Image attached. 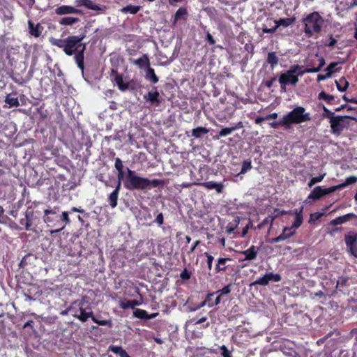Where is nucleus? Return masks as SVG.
Here are the masks:
<instances>
[{
	"instance_id": "f257e3e1",
	"label": "nucleus",
	"mask_w": 357,
	"mask_h": 357,
	"mask_svg": "<svg viewBox=\"0 0 357 357\" xmlns=\"http://www.w3.org/2000/svg\"><path fill=\"white\" fill-rule=\"evenodd\" d=\"M85 38L86 31H84L78 36H69L64 39L52 38L50 42L52 45L62 49L66 55H74L77 67L83 73L85 68L84 52L86 49V44L83 43Z\"/></svg>"
},
{
	"instance_id": "f03ea898",
	"label": "nucleus",
	"mask_w": 357,
	"mask_h": 357,
	"mask_svg": "<svg viewBox=\"0 0 357 357\" xmlns=\"http://www.w3.org/2000/svg\"><path fill=\"white\" fill-rule=\"evenodd\" d=\"M127 177L124 181V187L130 190H145L151 188L163 187L165 181L152 179L137 175L136 172L128 167L126 168Z\"/></svg>"
},
{
	"instance_id": "7ed1b4c3",
	"label": "nucleus",
	"mask_w": 357,
	"mask_h": 357,
	"mask_svg": "<svg viewBox=\"0 0 357 357\" xmlns=\"http://www.w3.org/2000/svg\"><path fill=\"white\" fill-rule=\"evenodd\" d=\"M43 220L47 227L54 228L50 230L51 234L61 231L70 222L69 212L63 211L60 214L56 211V208L45 209Z\"/></svg>"
},
{
	"instance_id": "20e7f679",
	"label": "nucleus",
	"mask_w": 357,
	"mask_h": 357,
	"mask_svg": "<svg viewBox=\"0 0 357 357\" xmlns=\"http://www.w3.org/2000/svg\"><path fill=\"white\" fill-rule=\"evenodd\" d=\"M303 32L308 37L319 35L322 31L324 20L319 13L314 11L302 19Z\"/></svg>"
},
{
	"instance_id": "39448f33",
	"label": "nucleus",
	"mask_w": 357,
	"mask_h": 357,
	"mask_svg": "<svg viewBox=\"0 0 357 357\" xmlns=\"http://www.w3.org/2000/svg\"><path fill=\"white\" fill-rule=\"evenodd\" d=\"M283 117L286 130L290 129L292 124H301L311 120L310 114L305 112V109L302 106L296 107Z\"/></svg>"
},
{
	"instance_id": "423d86ee",
	"label": "nucleus",
	"mask_w": 357,
	"mask_h": 357,
	"mask_svg": "<svg viewBox=\"0 0 357 357\" xmlns=\"http://www.w3.org/2000/svg\"><path fill=\"white\" fill-rule=\"evenodd\" d=\"M68 311L82 322H86L89 318L92 317L93 314L91 307L83 301L73 303Z\"/></svg>"
},
{
	"instance_id": "0eeeda50",
	"label": "nucleus",
	"mask_w": 357,
	"mask_h": 357,
	"mask_svg": "<svg viewBox=\"0 0 357 357\" xmlns=\"http://www.w3.org/2000/svg\"><path fill=\"white\" fill-rule=\"evenodd\" d=\"M349 119L356 121L355 117L350 116H336L332 121H329L332 133L337 136L340 135L343 130L349 126Z\"/></svg>"
},
{
	"instance_id": "6e6552de",
	"label": "nucleus",
	"mask_w": 357,
	"mask_h": 357,
	"mask_svg": "<svg viewBox=\"0 0 357 357\" xmlns=\"http://www.w3.org/2000/svg\"><path fill=\"white\" fill-rule=\"evenodd\" d=\"M344 241L349 252L357 258V233L349 231L344 236Z\"/></svg>"
},
{
	"instance_id": "1a4fd4ad",
	"label": "nucleus",
	"mask_w": 357,
	"mask_h": 357,
	"mask_svg": "<svg viewBox=\"0 0 357 357\" xmlns=\"http://www.w3.org/2000/svg\"><path fill=\"white\" fill-rule=\"evenodd\" d=\"M278 82L280 84L281 91L286 92L287 85L291 84L296 86L298 82V75H290L287 72H285L279 76Z\"/></svg>"
},
{
	"instance_id": "9d476101",
	"label": "nucleus",
	"mask_w": 357,
	"mask_h": 357,
	"mask_svg": "<svg viewBox=\"0 0 357 357\" xmlns=\"http://www.w3.org/2000/svg\"><path fill=\"white\" fill-rule=\"evenodd\" d=\"M111 80L117 85L118 89L121 91H126L129 88V83L123 81V75L118 73L117 69L111 70Z\"/></svg>"
},
{
	"instance_id": "9b49d317",
	"label": "nucleus",
	"mask_w": 357,
	"mask_h": 357,
	"mask_svg": "<svg viewBox=\"0 0 357 357\" xmlns=\"http://www.w3.org/2000/svg\"><path fill=\"white\" fill-rule=\"evenodd\" d=\"M282 280V276L278 273H268L263 277L259 278L252 284L266 286L269 284L270 281L278 282Z\"/></svg>"
},
{
	"instance_id": "f8f14e48",
	"label": "nucleus",
	"mask_w": 357,
	"mask_h": 357,
	"mask_svg": "<svg viewBox=\"0 0 357 357\" xmlns=\"http://www.w3.org/2000/svg\"><path fill=\"white\" fill-rule=\"evenodd\" d=\"M315 57L318 58V65L317 66H314L312 63H308L307 65V68L301 73H298V75H303L305 73H317L321 70L326 64L325 59L323 56H319L318 54H315Z\"/></svg>"
},
{
	"instance_id": "ddd939ff",
	"label": "nucleus",
	"mask_w": 357,
	"mask_h": 357,
	"mask_svg": "<svg viewBox=\"0 0 357 357\" xmlns=\"http://www.w3.org/2000/svg\"><path fill=\"white\" fill-rule=\"evenodd\" d=\"M144 99L146 101L150 102L152 105L155 107H158L161 103V100H160V93L158 91L156 86H153L152 90L144 96Z\"/></svg>"
},
{
	"instance_id": "4468645a",
	"label": "nucleus",
	"mask_w": 357,
	"mask_h": 357,
	"mask_svg": "<svg viewBox=\"0 0 357 357\" xmlns=\"http://www.w3.org/2000/svg\"><path fill=\"white\" fill-rule=\"evenodd\" d=\"M296 233V231L290 228L289 227H285L282 229V232L278 236L271 238L269 240L271 243H278L282 241H285L292 236H294Z\"/></svg>"
},
{
	"instance_id": "2eb2a0df",
	"label": "nucleus",
	"mask_w": 357,
	"mask_h": 357,
	"mask_svg": "<svg viewBox=\"0 0 357 357\" xmlns=\"http://www.w3.org/2000/svg\"><path fill=\"white\" fill-rule=\"evenodd\" d=\"M55 13L59 15H63L68 14H84L82 10L75 8L73 6L67 5H62L61 6L57 7L55 9Z\"/></svg>"
},
{
	"instance_id": "dca6fc26",
	"label": "nucleus",
	"mask_w": 357,
	"mask_h": 357,
	"mask_svg": "<svg viewBox=\"0 0 357 357\" xmlns=\"http://www.w3.org/2000/svg\"><path fill=\"white\" fill-rule=\"evenodd\" d=\"M352 219H357V215L354 213H347L344 215L338 216L336 218L332 220L329 222L330 226H337L342 225L347 222L350 221Z\"/></svg>"
},
{
	"instance_id": "f3484780",
	"label": "nucleus",
	"mask_w": 357,
	"mask_h": 357,
	"mask_svg": "<svg viewBox=\"0 0 357 357\" xmlns=\"http://www.w3.org/2000/svg\"><path fill=\"white\" fill-rule=\"evenodd\" d=\"M259 250V248L252 245L248 249L240 252L241 255L245 256V258L242 261H252L256 259Z\"/></svg>"
},
{
	"instance_id": "a211bd4d",
	"label": "nucleus",
	"mask_w": 357,
	"mask_h": 357,
	"mask_svg": "<svg viewBox=\"0 0 357 357\" xmlns=\"http://www.w3.org/2000/svg\"><path fill=\"white\" fill-rule=\"evenodd\" d=\"M303 206H301L300 208L295 209V220L291 226L289 227L290 228H292L296 231V229H298L302 225L303 220Z\"/></svg>"
},
{
	"instance_id": "6ab92c4d",
	"label": "nucleus",
	"mask_w": 357,
	"mask_h": 357,
	"mask_svg": "<svg viewBox=\"0 0 357 357\" xmlns=\"http://www.w3.org/2000/svg\"><path fill=\"white\" fill-rule=\"evenodd\" d=\"M28 28L29 33L35 38H38L43 29L39 23L35 24L31 20L28 21Z\"/></svg>"
},
{
	"instance_id": "aec40b11",
	"label": "nucleus",
	"mask_w": 357,
	"mask_h": 357,
	"mask_svg": "<svg viewBox=\"0 0 357 357\" xmlns=\"http://www.w3.org/2000/svg\"><path fill=\"white\" fill-rule=\"evenodd\" d=\"M132 63L136 65L140 69L148 68L150 67V61L148 55L144 54L140 58L135 59L132 61Z\"/></svg>"
},
{
	"instance_id": "412c9836",
	"label": "nucleus",
	"mask_w": 357,
	"mask_h": 357,
	"mask_svg": "<svg viewBox=\"0 0 357 357\" xmlns=\"http://www.w3.org/2000/svg\"><path fill=\"white\" fill-rule=\"evenodd\" d=\"M201 185L208 190L215 189L218 193H222L224 189V185L222 183H216L213 181L202 183Z\"/></svg>"
},
{
	"instance_id": "4be33fe9",
	"label": "nucleus",
	"mask_w": 357,
	"mask_h": 357,
	"mask_svg": "<svg viewBox=\"0 0 357 357\" xmlns=\"http://www.w3.org/2000/svg\"><path fill=\"white\" fill-rule=\"evenodd\" d=\"M325 196L324 188L321 186L315 187L307 196V199L318 200Z\"/></svg>"
},
{
	"instance_id": "5701e85b",
	"label": "nucleus",
	"mask_w": 357,
	"mask_h": 357,
	"mask_svg": "<svg viewBox=\"0 0 357 357\" xmlns=\"http://www.w3.org/2000/svg\"><path fill=\"white\" fill-rule=\"evenodd\" d=\"M230 260H231L230 258H223V257L219 258L217 260V264L215 267V273L225 272L227 268V266L226 265V264L228 261H230Z\"/></svg>"
},
{
	"instance_id": "b1692460",
	"label": "nucleus",
	"mask_w": 357,
	"mask_h": 357,
	"mask_svg": "<svg viewBox=\"0 0 357 357\" xmlns=\"http://www.w3.org/2000/svg\"><path fill=\"white\" fill-rule=\"evenodd\" d=\"M121 188L116 186L115 189L110 193L108 197V201L110 206L114 208L117 206V201Z\"/></svg>"
},
{
	"instance_id": "393cba45",
	"label": "nucleus",
	"mask_w": 357,
	"mask_h": 357,
	"mask_svg": "<svg viewBox=\"0 0 357 357\" xmlns=\"http://www.w3.org/2000/svg\"><path fill=\"white\" fill-rule=\"evenodd\" d=\"M187 17L188 10L186 8L181 7L177 10L174 16L173 24H175L180 20H186Z\"/></svg>"
},
{
	"instance_id": "a878e982",
	"label": "nucleus",
	"mask_w": 357,
	"mask_h": 357,
	"mask_svg": "<svg viewBox=\"0 0 357 357\" xmlns=\"http://www.w3.org/2000/svg\"><path fill=\"white\" fill-rule=\"evenodd\" d=\"M296 21V17H289V18H282L279 20H275L274 23L275 24V27L278 29L279 26L287 27L291 24H293Z\"/></svg>"
},
{
	"instance_id": "bb28decb",
	"label": "nucleus",
	"mask_w": 357,
	"mask_h": 357,
	"mask_svg": "<svg viewBox=\"0 0 357 357\" xmlns=\"http://www.w3.org/2000/svg\"><path fill=\"white\" fill-rule=\"evenodd\" d=\"M146 79L149 80L152 84H156L158 82V77L155 73L153 68L149 67L146 71Z\"/></svg>"
},
{
	"instance_id": "cd10ccee",
	"label": "nucleus",
	"mask_w": 357,
	"mask_h": 357,
	"mask_svg": "<svg viewBox=\"0 0 357 357\" xmlns=\"http://www.w3.org/2000/svg\"><path fill=\"white\" fill-rule=\"evenodd\" d=\"M141 10V6H133V5H128L125 7H123L120 11L122 13L127 14L130 13L135 15L137 13Z\"/></svg>"
},
{
	"instance_id": "c85d7f7f",
	"label": "nucleus",
	"mask_w": 357,
	"mask_h": 357,
	"mask_svg": "<svg viewBox=\"0 0 357 357\" xmlns=\"http://www.w3.org/2000/svg\"><path fill=\"white\" fill-rule=\"evenodd\" d=\"M335 84L337 86V89L340 92L345 91L347 89L349 84L344 77H342L341 78L339 79V80H335Z\"/></svg>"
},
{
	"instance_id": "c756f323",
	"label": "nucleus",
	"mask_w": 357,
	"mask_h": 357,
	"mask_svg": "<svg viewBox=\"0 0 357 357\" xmlns=\"http://www.w3.org/2000/svg\"><path fill=\"white\" fill-rule=\"evenodd\" d=\"M267 63L271 65L272 69H273L279 62V58L276 56L275 52H271L268 53Z\"/></svg>"
},
{
	"instance_id": "7c9ffc66",
	"label": "nucleus",
	"mask_w": 357,
	"mask_h": 357,
	"mask_svg": "<svg viewBox=\"0 0 357 357\" xmlns=\"http://www.w3.org/2000/svg\"><path fill=\"white\" fill-rule=\"evenodd\" d=\"M141 303L136 301V300H128L126 301H121L120 303V307L123 309L126 310L128 308H135V306L139 305Z\"/></svg>"
},
{
	"instance_id": "2f4dec72",
	"label": "nucleus",
	"mask_w": 357,
	"mask_h": 357,
	"mask_svg": "<svg viewBox=\"0 0 357 357\" xmlns=\"http://www.w3.org/2000/svg\"><path fill=\"white\" fill-rule=\"evenodd\" d=\"M80 21L79 18L74 17H64L59 20V24L63 26H69L77 23Z\"/></svg>"
},
{
	"instance_id": "473e14b6",
	"label": "nucleus",
	"mask_w": 357,
	"mask_h": 357,
	"mask_svg": "<svg viewBox=\"0 0 357 357\" xmlns=\"http://www.w3.org/2000/svg\"><path fill=\"white\" fill-rule=\"evenodd\" d=\"M33 215L34 214L33 211H26L25 213V229L27 231L30 230L33 225Z\"/></svg>"
},
{
	"instance_id": "72a5a7b5",
	"label": "nucleus",
	"mask_w": 357,
	"mask_h": 357,
	"mask_svg": "<svg viewBox=\"0 0 357 357\" xmlns=\"http://www.w3.org/2000/svg\"><path fill=\"white\" fill-rule=\"evenodd\" d=\"M208 129L205 127H197L192 130V136L195 138H201L204 135L208 132Z\"/></svg>"
},
{
	"instance_id": "f704fd0d",
	"label": "nucleus",
	"mask_w": 357,
	"mask_h": 357,
	"mask_svg": "<svg viewBox=\"0 0 357 357\" xmlns=\"http://www.w3.org/2000/svg\"><path fill=\"white\" fill-rule=\"evenodd\" d=\"M5 102L9 105L10 107H18L20 105L18 98L15 97L12 94H8L6 96Z\"/></svg>"
},
{
	"instance_id": "c9c22d12",
	"label": "nucleus",
	"mask_w": 357,
	"mask_h": 357,
	"mask_svg": "<svg viewBox=\"0 0 357 357\" xmlns=\"http://www.w3.org/2000/svg\"><path fill=\"white\" fill-rule=\"evenodd\" d=\"M338 64H339V63H337V62H332L325 69V71H326V73L330 74L331 77L334 73L337 72L341 69V68H336V66Z\"/></svg>"
},
{
	"instance_id": "e433bc0d",
	"label": "nucleus",
	"mask_w": 357,
	"mask_h": 357,
	"mask_svg": "<svg viewBox=\"0 0 357 357\" xmlns=\"http://www.w3.org/2000/svg\"><path fill=\"white\" fill-rule=\"evenodd\" d=\"M133 316L139 319L147 320L148 312L145 310L137 308L133 312Z\"/></svg>"
},
{
	"instance_id": "4c0bfd02",
	"label": "nucleus",
	"mask_w": 357,
	"mask_h": 357,
	"mask_svg": "<svg viewBox=\"0 0 357 357\" xmlns=\"http://www.w3.org/2000/svg\"><path fill=\"white\" fill-rule=\"evenodd\" d=\"M318 98L319 100H325L328 104H332V101L334 100V96L328 95L324 91H321L319 93Z\"/></svg>"
},
{
	"instance_id": "58836bf2",
	"label": "nucleus",
	"mask_w": 357,
	"mask_h": 357,
	"mask_svg": "<svg viewBox=\"0 0 357 357\" xmlns=\"http://www.w3.org/2000/svg\"><path fill=\"white\" fill-rule=\"evenodd\" d=\"M155 215H156V217L152 222V224H156L158 227H161L164 223V215L162 213H160L157 210Z\"/></svg>"
},
{
	"instance_id": "ea45409f",
	"label": "nucleus",
	"mask_w": 357,
	"mask_h": 357,
	"mask_svg": "<svg viewBox=\"0 0 357 357\" xmlns=\"http://www.w3.org/2000/svg\"><path fill=\"white\" fill-rule=\"evenodd\" d=\"M252 161L250 160H243L242 163V167L241 170L239 173V174H245L248 170H250L252 169Z\"/></svg>"
},
{
	"instance_id": "a19ab883",
	"label": "nucleus",
	"mask_w": 357,
	"mask_h": 357,
	"mask_svg": "<svg viewBox=\"0 0 357 357\" xmlns=\"http://www.w3.org/2000/svg\"><path fill=\"white\" fill-rule=\"evenodd\" d=\"M303 68V66H300L298 64H296L294 66H291L290 68L287 71L290 75H298V77L300 76L298 75V73H301L303 70H301Z\"/></svg>"
},
{
	"instance_id": "79ce46f5",
	"label": "nucleus",
	"mask_w": 357,
	"mask_h": 357,
	"mask_svg": "<svg viewBox=\"0 0 357 357\" xmlns=\"http://www.w3.org/2000/svg\"><path fill=\"white\" fill-rule=\"evenodd\" d=\"M91 319L94 323L98 324L100 326H107L109 327H112V326L111 320H99L93 315V313L92 314V317H91Z\"/></svg>"
},
{
	"instance_id": "37998d69",
	"label": "nucleus",
	"mask_w": 357,
	"mask_h": 357,
	"mask_svg": "<svg viewBox=\"0 0 357 357\" xmlns=\"http://www.w3.org/2000/svg\"><path fill=\"white\" fill-rule=\"evenodd\" d=\"M356 182H357V177L354 176H351L349 177H347L345 179L344 182L340 183V185L341 187V189H342L349 185L355 183Z\"/></svg>"
},
{
	"instance_id": "c03bdc74",
	"label": "nucleus",
	"mask_w": 357,
	"mask_h": 357,
	"mask_svg": "<svg viewBox=\"0 0 357 357\" xmlns=\"http://www.w3.org/2000/svg\"><path fill=\"white\" fill-rule=\"evenodd\" d=\"M349 338L354 339L353 349L357 351V328L352 329L349 333Z\"/></svg>"
},
{
	"instance_id": "a18cd8bd",
	"label": "nucleus",
	"mask_w": 357,
	"mask_h": 357,
	"mask_svg": "<svg viewBox=\"0 0 357 357\" xmlns=\"http://www.w3.org/2000/svg\"><path fill=\"white\" fill-rule=\"evenodd\" d=\"M325 176H326V174H323L318 176L312 177L308 182V184H307L308 187L312 188L316 183L321 182L324 178Z\"/></svg>"
},
{
	"instance_id": "49530a36",
	"label": "nucleus",
	"mask_w": 357,
	"mask_h": 357,
	"mask_svg": "<svg viewBox=\"0 0 357 357\" xmlns=\"http://www.w3.org/2000/svg\"><path fill=\"white\" fill-rule=\"evenodd\" d=\"M231 287H232V284H229L225 286L221 289H219L214 293H215V294H219L220 296L227 295L231 291Z\"/></svg>"
},
{
	"instance_id": "de8ad7c7",
	"label": "nucleus",
	"mask_w": 357,
	"mask_h": 357,
	"mask_svg": "<svg viewBox=\"0 0 357 357\" xmlns=\"http://www.w3.org/2000/svg\"><path fill=\"white\" fill-rule=\"evenodd\" d=\"M323 114L322 116L326 119H328L330 121H332L336 116H335L334 112L329 110L327 107L325 106H323Z\"/></svg>"
},
{
	"instance_id": "09e8293b",
	"label": "nucleus",
	"mask_w": 357,
	"mask_h": 357,
	"mask_svg": "<svg viewBox=\"0 0 357 357\" xmlns=\"http://www.w3.org/2000/svg\"><path fill=\"white\" fill-rule=\"evenodd\" d=\"M203 30L206 33V40L207 43L211 45H213L215 43V40L212 36V35L210 33L209 31L206 29V26H203Z\"/></svg>"
},
{
	"instance_id": "8fccbe9b",
	"label": "nucleus",
	"mask_w": 357,
	"mask_h": 357,
	"mask_svg": "<svg viewBox=\"0 0 357 357\" xmlns=\"http://www.w3.org/2000/svg\"><path fill=\"white\" fill-rule=\"evenodd\" d=\"M234 130L235 128L232 127L222 128L220 131H219L217 139H218L220 137H225L227 135H229Z\"/></svg>"
},
{
	"instance_id": "3c124183",
	"label": "nucleus",
	"mask_w": 357,
	"mask_h": 357,
	"mask_svg": "<svg viewBox=\"0 0 357 357\" xmlns=\"http://www.w3.org/2000/svg\"><path fill=\"white\" fill-rule=\"evenodd\" d=\"M86 8L93 10H100L101 8L100 6L95 3H93L91 0H86L85 6Z\"/></svg>"
},
{
	"instance_id": "603ef678",
	"label": "nucleus",
	"mask_w": 357,
	"mask_h": 357,
	"mask_svg": "<svg viewBox=\"0 0 357 357\" xmlns=\"http://www.w3.org/2000/svg\"><path fill=\"white\" fill-rule=\"evenodd\" d=\"M284 117H282L280 121H274L270 123V126L273 128H277L279 126L283 127L286 130V123H284Z\"/></svg>"
},
{
	"instance_id": "864d4df0",
	"label": "nucleus",
	"mask_w": 357,
	"mask_h": 357,
	"mask_svg": "<svg viewBox=\"0 0 357 357\" xmlns=\"http://www.w3.org/2000/svg\"><path fill=\"white\" fill-rule=\"evenodd\" d=\"M215 295V293H208L205 299L199 305L198 307L197 308H201L205 305H207L208 307V304H210L209 303V298H213Z\"/></svg>"
},
{
	"instance_id": "5fc2aeb1",
	"label": "nucleus",
	"mask_w": 357,
	"mask_h": 357,
	"mask_svg": "<svg viewBox=\"0 0 357 357\" xmlns=\"http://www.w3.org/2000/svg\"><path fill=\"white\" fill-rule=\"evenodd\" d=\"M192 276L191 271H188L186 268H185L183 271L180 273V278L182 280H188L190 279Z\"/></svg>"
},
{
	"instance_id": "6e6d98bb",
	"label": "nucleus",
	"mask_w": 357,
	"mask_h": 357,
	"mask_svg": "<svg viewBox=\"0 0 357 357\" xmlns=\"http://www.w3.org/2000/svg\"><path fill=\"white\" fill-rule=\"evenodd\" d=\"M117 183L116 186H119V188H121V182L123 181V182L126 180V178L124 180L125 173L124 171H118L117 172Z\"/></svg>"
},
{
	"instance_id": "4d7b16f0",
	"label": "nucleus",
	"mask_w": 357,
	"mask_h": 357,
	"mask_svg": "<svg viewBox=\"0 0 357 357\" xmlns=\"http://www.w3.org/2000/svg\"><path fill=\"white\" fill-rule=\"evenodd\" d=\"M323 215H324V213H319V212L310 214L309 223L311 224V223L314 222V221L319 220Z\"/></svg>"
},
{
	"instance_id": "13d9d810",
	"label": "nucleus",
	"mask_w": 357,
	"mask_h": 357,
	"mask_svg": "<svg viewBox=\"0 0 357 357\" xmlns=\"http://www.w3.org/2000/svg\"><path fill=\"white\" fill-rule=\"evenodd\" d=\"M220 350L222 351L221 355L222 357H231V352L228 350L225 345L220 347Z\"/></svg>"
},
{
	"instance_id": "bf43d9fd",
	"label": "nucleus",
	"mask_w": 357,
	"mask_h": 357,
	"mask_svg": "<svg viewBox=\"0 0 357 357\" xmlns=\"http://www.w3.org/2000/svg\"><path fill=\"white\" fill-rule=\"evenodd\" d=\"M340 189H341V187L339 184L337 185L331 186L328 188H324V190L325 195H326L331 194L332 192H334L337 190H340Z\"/></svg>"
},
{
	"instance_id": "052dcab7",
	"label": "nucleus",
	"mask_w": 357,
	"mask_h": 357,
	"mask_svg": "<svg viewBox=\"0 0 357 357\" xmlns=\"http://www.w3.org/2000/svg\"><path fill=\"white\" fill-rule=\"evenodd\" d=\"M114 167L117 172L123 170L124 165L123 164L122 160L119 158H115Z\"/></svg>"
},
{
	"instance_id": "680f3d73",
	"label": "nucleus",
	"mask_w": 357,
	"mask_h": 357,
	"mask_svg": "<svg viewBox=\"0 0 357 357\" xmlns=\"http://www.w3.org/2000/svg\"><path fill=\"white\" fill-rule=\"evenodd\" d=\"M262 32L264 33H273L277 31L275 25L272 28H268L266 24H262Z\"/></svg>"
},
{
	"instance_id": "e2e57ef3",
	"label": "nucleus",
	"mask_w": 357,
	"mask_h": 357,
	"mask_svg": "<svg viewBox=\"0 0 357 357\" xmlns=\"http://www.w3.org/2000/svg\"><path fill=\"white\" fill-rule=\"evenodd\" d=\"M347 281H348L347 278L340 277L337 282L336 288L344 287L346 285Z\"/></svg>"
},
{
	"instance_id": "0e129e2a",
	"label": "nucleus",
	"mask_w": 357,
	"mask_h": 357,
	"mask_svg": "<svg viewBox=\"0 0 357 357\" xmlns=\"http://www.w3.org/2000/svg\"><path fill=\"white\" fill-rule=\"evenodd\" d=\"M217 294L218 296H216L215 301L213 303H210V304H208V307L216 306L220 303L222 296H220L219 294Z\"/></svg>"
},
{
	"instance_id": "69168bd1",
	"label": "nucleus",
	"mask_w": 357,
	"mask_h": 357,
	"mask_svg": "<svg viewBox=\"0 0 357 357\" xmlns=\"http://www.w3.org/2000/svg\"><path fill=\"white\" fill-rule=\"evenodd\" d=\"M200 241H196L193 243L189 250L187 252L188 255L192 254L196 249V248L200 244Z\"/></svg>"
},
{
	"instance_id": "338daca9",
	"label": "nucleus",
	"mask_w": 357,
	"mask_h": 357,
	"mask_svg": "<svg viewBox=\"0 0 357 357\" xmlns=\"http://www.w3.org/2000/svg\"><path fill=\"white\" fill-rule=\"evenodd\" d=\"M284 354L289 357H300L298 354L294 349H291Z\"/></svg>"
},
{
	"instance_id": "774afa93",
	"label": "nucleus",
	"mask_w": 357,
	"mask_h": 357,
	"mask_svg": "<svg viewBox=\"0 0 357 357\" xmlns=\"http://www.w3.org/2000/svg\"><path fill=\"white\" fill-rule=\"evenodd\" d=\"M330 77H331L330 74H327V73H326L325 75L320 74V75H318L317 81L318 82H320L327 79Z\"/></svg>"
}]
</instances>
